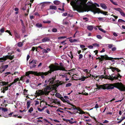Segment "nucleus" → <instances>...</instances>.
<instances>
[{
    "mask_svg": "<svg viewBox=\"0 0 125 125\" xmlns=\"http://www.w3.org/2000/svg\"><path fill=\"white\" fill-rule=\"evenodd\" d=\"M3 89L5 91H7L8 89V86H5L4 87Z\"/></svg>",
    "mask_w": 125,
    "mask_h": 125,
    "instance_id": "nucleus-54",
    "label": "nucleus"
},
{
    "mask_svg": "<svg viewBox=\"0 0 125 125\" xmlns=\"http://www.w3.org/2000/svg\"><path fill=\"white\" fill-rule=\"evenodd\" d=\"M11 74V73L10 72H8L5 73V77H6L7 76V75Z\"/></svg>",
    "mask_w": 125,
    "mask_h": 125,
    "instance_id": "nucleus-53",
    "label": "nucleus"
},
{
    "mask_svg": "<svg viewBox=\"0 0 125 125\" xmlns=\"http://www.w3.org/2000/svg\"><path fill=\"white\" fill-rule=\"evenodd\" d=\"M8 65H2V68L4 69H6L8 67Z\"/></svg>",
    "mask_w": 125,
    "mask_h": 125,
    "instance_id": "nucleus-35",
    "label": "nucleus"
},
{
    "mask_svg": "<svg viewBox=\"0 0 125 125\" xmlns=\"http://www.w3.org/2000/svg\"><path fill=\"white\" fill-rule=\"evenodd\" d=\"M17 81L19 82V78H17L14 80V81L12 83L14 84L16 83Z\"/></svg>",
    "mask_w": 125,
    "mask_h": 125,
    "instance_id": "nucleus-23",
    "label": "nucleus"
},
{
    "mask_svg": "<svg viewBox=\"0 0 125 125\" xmlns=\"http://www.w3.org/2000/svg\"><path fill=\"white\" fill-rule=\"evenodd\" d=\"M97 38L99 39H101L102 38V37L100 35H97L96 36Z\"/></svg>",
    "mask_w": 125,
    "mask_h": 125,
    "instance_id": "nucleus-52",
    "label": "nucleus"
},
{
    "mask_svg": "<svg viewBox=\"0 0 125 125\" xmlns=\"http://www.w3.org/2000/svg\"><path fill=\"white\" fill-rule=\"evenodd\" d=\"M56 78V76H55V77L53 76L52 78L49 79V80H48V82L50 81L49 84L51 83L52 85L55 83L54 80Z\"/></svg>",
    "mask_w": 125,
    "mask_h": 125,
    "instance_id": "nucleus-9",
    "label": "nucleus"
},
{
    "mask_svg": "<svg viewBox=\"0 0 125 125\" xmlns=\"http://www.w3.org/2000/svg\"><path fill=\"white\" fill-rule=\"evenodd\" d=\"M4 28H2L0 30V31L1 33H3L4 32Z\"/></svg>",
    "mask_w": 125,
    "mask_h": 125,
    "instance_id": "nucleus-57",
    "label": "nucleus"
},
{
    "mask_svg": "<svg viewBox=\"0 0 125 125\" xmlns=\"http://www.w3.org/2000/svg\"><path fill=\"white\" fill-rule=\"evenodd\" d=\"M25 26L22 27L21 30L22 31V32L23 33H24L25 32Z\"/></svg>",
    "mask_w": 125,
    "mask_h": 125,
    "instance_id": "nucleus-38",
    "label": "nucleus"
},
{
    "mask_svg": "<svg viewBox=\"0 0 125 125\" xmlns=\"http://www.w3.org/2000/svg\"><path fill=\"white\" fill-rule=\"evenodd\" d=\"M27 6V4H25L24 6H21V10H22L24 11L26 10V7Z\"/></svg>",
    "mask_w": 125,
    "mask_h": 125,
    "instance_id": "nucleus-18",
    "label": "nucleus"
},
{
    "mask_svg": "<svg viewBox=\"0 0 125 125\" xmlns=\"http://www.w3.org/2000/svg\"><path fill=\"white\" fill-rule=\"evenodd\" d=\"M20 21H21V24L22 26H25L23 23V21L22 19H20Z\"/></svg>",
    "mask_w": 125,
    "mask_h": 125,
    "instance_id": "nucleus-42",
    "label": "nucleus"
},
{
    "mask_svg": "<svg viewBox=\"0 0 125 125\" xmlns=\"http://www.w3.org/2000/svg\"><path fill=\"white\" fill-rule=\"evenodd\" d=\"M120 13L122 16L125 17V14L122 10L120 12Z\"/></svg>",
    "mask_w": 125,
    "mask_h": 125,
    "instance_id": "nucleus-33",
    "label": "nucleus"
},
{
    "mask_svg": "<svg viewBox=\"0 0 125 125\" xmlns=\"http://www.w3.org/2000/svg\"><path fill=\"white\" fill-rule=\"evenodd\" d=\"M55 96L58 98H60V94L59 93H56L55 94Z\"/></svg>",
    "mask_w": 125,
    "mask_h": 125,
    "instance_id": "nucleus-48",
    "label": "nucleus"
},
{
    "mask_svg": "<svg viewBox=\"0 0 125 125\" xmlns=\"http://www.w3.org/2000/svg\"><path fill=\"white\" fill-rule=\"evenodd\" d=\"M93 45L94 46H95L97 47H98L99 46V45L96 43H94L93 44Z\"/></svg>",
    "mask_w": 125,
    "mask_h": 125,
    "instance_id": "nucleus-59",
    "label": "nucleus"
},
{
    "mask_svg": "<svg viewBox=\"0 0 125 125\" xmlns=\"http://www.w3.org/2000/svg\"><path fill=\"white\" fill-rule=\"evenodd\" d=\"M72 52L71 51L70 52V55H71V56H69V55H68L69 57H70L71 59H73V56L72 54Z\"/></svg>",
    "mask_w": 125,
    "mask_h": 125,
    "instance_id": "nucleus-56",
    "label": "nucleus"
},
{
    "mask_svg": "<svg viewBox=\"0 0 125 125\" xmlns=\"http://www.w3.org/2000/svg\"><path fill=\"white\" fill-rule=\"evenodd\" d=\"M39 92H40V94L41 95H43L44 94H45V92H44V91H42V90H40Z\"/></svg>",
    "mask_w": 125,
    "mask_h": 125,
    "instance_id": "nucleus-32",
    "label": "nucleus"
},
{
    "mask_svg": "<svg viewBox=\"0 0 125 125\" xmlns=\"http://www.w3.org/2000/svg\"><path fill=\"white\" fill-rule=\"evenodd\" d=\"M60 1L58 0H55L53 1L54 3L56 5H58L60 4Z\"/></svg>",
    "mask_w": 125,
    "mask_h": 125,
    "instance_id": "nucleus-28",
    "label": "nucleus"
},
{
    "mask_svg": "<svg viewBox=\"0 0 125 125\" xmlns=\"http://www.w3.org/2000/svg\"><path fill=\"white\" fill-rule=\"evenodd\" d=\"M17 45L19 47H21L23 45V43L21 42H19L18 43Z\"/></svg>",
    "mask_w": 125,
    "mask_h": 125,
    "instance_id": "nucleus-26",
    "label": "nucleus"
},
{
    "mask_svg": "<svg viewBox=\"0 0 125 125\" xmlns=\"http://www.w3.org/2000/svg\"><path fill=\"white\" fill-rule=\"evenodd\" d=\"M85 112V113L88 114L89 115L90 117H91L92 118H94V121H95L97 122V120H96V118L95 117H94H94H93L90 116V115L89 114V113H88V112Z\"/></svg>",
    "mask_w": 125,
    "mask_h": 125,
    "instance_id": "nucleus-30",
    "label": "nucleus"
},
{
    "mask_svg": "<svg viewBox=\"0 0 125 125\" xmlns=\"http://www.w3.org/2000/svg\"><path fill=\"white\" fill-rule=\"evenodd\" d=\"M2 110L3 111H4V112H6L8 111V109L7 108H2Z\"/></svg>",
    "mask_w": 125,
    "mask_h": 125,
    "instance_id": "nucleus-51",
    "label": "nucleus"
},
{
    "mask_svg": "<svg viewBox=\"0 0 125 125\" xmlns=\"http://www.w3.org/2000/svg\"><path fill=\"white\" fill-rule=\"evenodd\" d=\"M107 45H108V47L109 49H110L112 48L111 50H110L109 51V53H113L116 50V47H113V45L112 44H108Z\"/></svg>",
    "mask_w": 125,
    "mask_h": 125,
    "instance_id": "nucleus-8",
    "label": "nucleus"
},
{
    "mask_svg": "<svg viewBox=\"0 0 125 125\" xmlns=\"http://www.w3.org/2000/svg\"><path fill=\"white\" fill-rule=\"evenodd\" d=\"M96 89L112 90L115 88L121 91H125V86L121 83L117 82L114 83H106L102 85H98L96 84Z\"/></svg>",
    "mask_w": 125,
    "mask_h": 125,
    "instance_id": "nucleus-2",
    "label": "nucleus"
},
{
    "mask_svg": "<svg viewBox=\"0 0 125 125\" xmlns=\"http://www.w3.org/2000/svg\"><path fill=\"white\" fill-rule=\"evenodd\" d=\"M52 31L53 32H57V30L56 28H54L52 30Z\"/></svg>",
    "mask_w": 125,
    "mask_h": 125,
    "instance_id": "nucleus-43",
    "label": "nucleus"
},
{
    "mask_svg": "<svg viewBox=\"0 0 125 125\" xmlns=\"http://www.w3.org/2000/svg\"><path fill=\"white\" fill-rule=\"evenodd\" d=\"M120 109L121 110V111L120 110L119 112V113L120 115H121L122 114V111H123H123L125 112L124 114L125 115V108L124 109V107L121 106L120 108Z\"/></svg>",
    "mask_w": 125,
    "mask_h": 125,
    "instance_id": "nucleus-12",
    "label": "nucleus"
},
{
    "mask_svg": "<svg viewBox=\"0 0 125 125\" xmlns=\"http://www.w3.org/2000/svg\"><path fill=\"white\" fill-rule=\"evenodd\" d=\"M124 62V61L123 60H122L120 59L119 60L118 62V63L119 64H123V63Z\"/></svg>",
    "mask_w": 125,
    "mask_h": 125,
    "instance_id": "nucleus-37",
    "label": "nucleus"
},
{
    "mask_svg": "<svg viewBox=\"0 0 125 125\" xmlns=\"http://www.w3.org/2000/svg\"><path fill=\"white\" fill-rule=\"evenodd\" d=\"M36 26L40 28L42 27V24L41 23H37L36 24Z\"/></svg>",
    "mask_w": 125,
    "mask_h": 125,
    "instance_id": "nucleus-25",
    "label": "nucleus"
},
{
    "mask_svg": "<svg viewBox=\"0 0 125 125\" xmlns=\"http://www.w3.org/2000/svg\"><path fill=\"white\" fill-rule=\"evenodd\" d=\"M112 75H111L110 76V80L111 81L118 80V78H121L122 77V76L120 75V74L118 73H117V74L115 75V76H113Z\"/></svg>",
    "mask_w": 125,
    "mask_h": 125,
    "instance_id": "nucleus-7",
    "label": "nucleus"
},
{
    "mask_svg": "<svg viewBox=\"0 0 125 125\" xmlns=\"http://www.w3.org/2000/svg\"><path fill=\"white\" fill-rule=\"evenodd\" d=\"M88 0H73L70 3L74 10L79 12L92 11V6H95L91 1L86 3Z\"/></svg>",
    "mask_w": 125,
    "mask_h": 125,
    "instance_id": "nucleus-1",
    "label": "nucleus"
},
{
    "mask_svg": "<svg viewBox=\"0 0 125 125\" xmlns=\"http://www.w3.org/2000/svg\"><path fill=\"white\" fill-rule=\"evenodd\" d=\"M92 6V12H93L94 14L97 13H100L105 15H107V14L108 13L107 12L101 10L100 9L98 8H97L95 6Z\"/></svg>",
    "mask_w": 125,
    "mask_h": 125,
    "instance_id": "nucleus-6",
    "label": "nucleus"
},
{
    "mask_svg": "<svg viewBox=\"0 0 125 125\" xmlns=\"http://www.w3.org/2000/svg\"><path fill=\"white\" fill-rule=\"evenodd\" d=\"M110 76H108L107 75H106L105 76H104V78L105 79H108L110 80Z\"/></svg>",
    "mask_w": 125,
    "mask_h": 125,
    "instance_id": "nucleus-27",
    "label": "nucleus"
},
{
    "mask_svg": "<svg viewBox=\"0 0 125 125\" xmlns=\"http://www.w3.org/2000/svg\"><path fill=\"white\" fill-rule=\"evenodd\" d=\"M30 102L29 101L27 102V109H28L30 107Z\"/></svg>",
    "mask_w": 125,
    "mask_h": 125,
    "instance_id": "nucleus-31",
    "label": "nucleus"
},
{
    "mask_svg": "<svg viewBox=\"0 0 125 125\" xmlns=\"http://www.w3.org/2000/svg\"><path fill=\"white\" fill-rule=\"evenodd\" d=\"M47 90H46V88L44 89V92H45V95H48L50 92L49 91H48Z\"/></svg>",
    "mask_w": 125,
    "mask_h": 125,
    "instance_id": "nucleus-22",
    "label": "nucleus"
},
{
    "mask_svg": "<svg viewBox=\"0 0 125 125\" xmlns=\"http://www.w3.org/2000/svg\"><path fill=\"white\" fill-rule=\"evenodd\" d=\"M61 99L63 102H67L63 97H61Z\"/></svg>",
    "mask_w": 125,
    "mask_h": 125,
    "instance_id": "nucleus-50",
    "label": "nucleus"
},
{
    "mask_svg": "<svg viewBox=\"0 0 125 125\" xmlns=\"http://www.w3.org/2000/svg\"><path fill=\"white\" fill-rule=\"evenodd\" d=\"M26 2L27 3L26 4H27V5H29L30 6V8H31V3H30L29 1H28L27 2L26 1Z\"/></svg>",
    "mask_w": 125,
    "mask_h": 125,
    "instance_id": "nucleus-58",
    "label": "nucleus"
},
{
    "mask_svg": "<svg viewBox=\"0 0 125 125\" xmlns=\"http://www.w3.org/2000/svg\"><path fill=\"white\" fill-rule=\"evenodd\" d=\"M7 60V58H6V56H3V57L0 58V62H3L4 61Z\"/></svg>",
    "mask_w": 125,
    "mask_h": 125,
    "instance_id": "nucleus-17",
    "label": "nucleus"
},
{
    "mask_svg": "<svg viewBox=\"0 0 125 125\" xmlns=\"http://www.w3.org/2000/svg\"><path fill=\"white\" fill-rule=\"evenodd\" d=\"M79 80H81V81H84L85 80V79L84 78V76H83L82 78H79Z\"/></svg>",
    "mask_w": 125,
    "mask_h": 125,
    "instance_id": "nucleus-45",
    "label": "nucleus"
},
{
    "mask_svg": "<svg viewBox=\"0 0 125 125\" xmlns=\"http://www.w3.org/2000/svg\"><path fill=\"white\" fill-rule=\"evenodd\" d=\"M43 53H47L48 52V51L45 49H44L43 50Z\"/></svg>",
    "mask_w": 125,
    "mask_h": 125,
    "instance_id": "nucleus-60",
    "label": "nucleus"
},
{
    "mask_svg": "<svg viewBox=\"0 0 125 125\" xmlns=\"http://www.w3.org/2000/svg\"><path fill=\"white\" fill-rule=\"evenodd\" d=\"M60 66H56L53 64H51L48 67L50 70L48 71L45 72L46 75H51L52 72L55 71L60 70L62 71H66L62 63H60Z\"/></svg>",
    "mask_w": 125,
    "mask_h": 125,
    "instance_id": "nucleus-3",
    "label": "nucleus"
},
{
    "mask_svg": "<svg viewBox=\"0 0 125 125\" xmlns=\"http://www.w3.org/2000/svg\"><path fill=\"white\" fill-rule=\"evenodd\" d=\"M30 74H33L37 76H40L42 78L44 77V75L46 76L45 72H42L38 73L36 72L29 71L26 73L25 75L24 76H27L28 77L30 78V76H29Z\"/></svg>",
    "mask_w": 125,
    "mask_h": 125,
    "instance_id": "nucleus-5",
    "label": "nucleus"
},
{
    "mask_svg": "<svg viewBox=\"0 0 125 125\" xmlns=\"http://www.w3.org/2000/svg\"><path fill=\"white\" fill-rule=\"evenodd\" d=\"M123 59V58H113V57H109L108 55L106 54H105L104 55H101L100 57H99L96 58V59H98L99 61V62H103L104 61L109 60L111 61L112 62H115L114 60H119Z\"/></svg>",
    "mask_w": 125,
    "mask_h": 125,
    "instance_id": "nucleus-4",
    "label": "nucleus"
},
{
    "mask_svg": "<svg viewBox=\"0 0 125 125\" xmlns=\"http://www.w3.org/2000/svg\"><path fill=\"white\" fill-rule=\"evenodd\" d=\"M14 35L16 37L17 39H19L20 36L19 34L18 33V32L15 31H14Z\"/></svg>",
    "mask_w": 125,
    "mask_h": 125,
    "instance_id": "nucleus-13",
    "label": "nucleus"
},
{
    "mask_svg": "<svg viewBox=\"0 0 125 125\" xmlns=\"http://www.w3.org/2000/svg\"><path fill=\"white\" fill-rule=\"evenodd\" d=\"M87 29L90 31H92L93 29V27L92 26H89L87 27Z\"/></svg>",
    "mask_w": 125,
    "mask_h": 125,
    "instance_id": "nucleus-24",
    "label": "nucleus"
},
{
    "mask_svg": "<svg viewBox=\"0 0 125 125\" xmlns=\"http://www.w3.org/2000/svg\"><path fill=\"white\" fill-rule=\"evenodd\" d=\"M6 58H7V59H9L11 60H12L13 59V57H12V56L10 55H6Z\"/></svg>",
    "mask_w": 125,
    "mask_h": 125,
    "instance_id": "nucleus-21",
    "label": "nucleus"
},
{
    "mask_svg": "<svg viewBox=\"0 0 125 125\" xmlns=\"http://www.w3.org/2000/svg\"><path fill=\"white\" fill-rule=\"evenodd\" d=\"M72 85V84L71 83H69L67 84L65 86L66 87H69L71 86Z\"/></svg>",
    "mask_w": 125,
    "mask_h": 125,
    "instance_id": "nucleus-46",
    "label": "nucleus"
},
{
    "mask_svg": "<svg viewBox=\"0 0 125 125\" xmlns=\"http://www.w3.org/2000/svg\"><path fill=\"white\" fill-rule=\"evenodd\" d=\"M110 69H111L112 70V71L113 72H114L115 70L117 72H119L121 71L118 69V68L115 67H113L112 66H110Z\"/></svg>",
    "mask_w": 125,
    "mask_h": 125,
    "instance_id": "nucleus-10",
    "label": "nucleus"
},
{
    "mask_svg": "<svg viewBox=\"0 0 125 125\" xmlns=\"http://www.w3.org/2000/svg\"><path fill=\"white\" fill-rule=\"evenodd\" d=\"M36 65L34 64L32 65V64H30V66L31 68H35L36 67Z\"/></svg>",
    "mask_w": 125,
    "mask_h": 125,
    "instance_id": "nucleus-36",
    "label": "nucleus"
},
{
    "mask_svg": "<svg viewBox=\"0 0 125 125\" xmlns=\"http://www.w3.org/2000/svg\"><path fill=\"white\" fill-rule=\"evenodd\" d=\"M24 95H27V93L28 90H27L26 89H25L24 90Z\"/></svg>",
    "mask_w": 125,
    "mask_h": 125,
    "instance_id": "nucleus-49",
    "label": "nucleus"
},
{
    "mask_svg": "<svg viewBox=\"0 0 125 125\" xmlns=\"http://www.w3.org/2000/svg\"><path fill=\"white\" fill-rule=\"evenodd\" d=\"M114 9L116 11H119L120 12L122 11V10L119 8H114Z\"/></svg>",
    "mask_w": 125,
    "mask_h": 125,
    "instance_id": "nucleus-29",
    "label": "nucleus"
},
{
    "mask_svg": "<svg viewBox=\"0 0 125 125\" xmlns=\"http://www.w3.org/2000/svg\"><path fill=\"white\" fill-rule=\"evenodd\" d=\"M50 40V38L47 37H45L42 40V42H48Z\"/></svg>",
    "mask_w": 125,
    "mask_h": 125,
    "instance_id": "nucleus-15",
    "label": "nucleus"
},
{
    "mask_svg": "<svg viewBox=\"0 0 125 125\" xmlns=\"http://www.w3.org/2000/svg\"><path fill=\"white\" fill-rule=\"evenodd\" d=\"M63 120L66 122L67 123L68 122H69L70 124H72L73 123H76L77 122V121H75L74 122H73L71 120L69 119H67L65 118H63Z\"/></svg>",
    "mask_w": 125,
    "mask_h": 125,
    "instance_id": "nucleus-11",
    "label": "nucleus"
},
{
    "mask_svg": "<svg viewBox=\"0 0 125 125\" xmlns=\"http://www.w3.org/2000/svg\"><path fill=\"white\" fill-rule=\"evenodd\" d=\"M45 88L46 90H50L51 89V88L50 85L47 86Z\"/></svg>",
    "mask_w": 125,
    "mask_h": 125,
    "instance_id": "nucleus-39",
    "label": "nucleus"
},
{
    "mask_svg": "<svg viewBox=\"0 0 125 125\" xmlns=\"http://www.w3.org/2000/svg\"><path fill=\"white\" fill-rule=\"evenodd\" d=\"M33 110V108L32 107H31L30 109L28 111L29 112L31 113V112Z\"/></svg>",
    "mask_w": 125,
    "mask_h": 125,
    "instance_id": "nucleus-47",
    "label": "nucleus"
},
{
    "mask_svg": "<svg viewBox=\"0 0 125 125\" xmlns=\"http://www.w3.org/2000/svg\"><path fill=\"white\" fill-rule=\"evenodd\" d=\"M118 21L119 22L123 23V22H125V21L122 19H119Z\"/></svg>",
    "mask_w": 125,
    "mask_h": 125,
    "instance_id": "nucleus-44",
    "label": "nucleus"
},
{
    "mask_svg": "<svg viewBox=\"0 0 125 125\" xmlns=\"http://www.w3.org/2000/svg\"><path fill=\"white\" fill-rule=\"evenodd\" d=\"M110 1L114 5H117V4L115 2H114L113 0H110Z\"/></svg>",
    "mask_w": 125,
    "mask_h": 125,
    "instance_id": "nucleus-40",
    "label": "nucleus"
},
{
    "mask_svg": "<svg viewBox=\"0 0 125 125\" xmlns=\"http://www.w3.org/2000/svg\"><path fill=\"white\" fill-rule=\"evenodd\" d=\"M5 32L8 33L10 35H11V36H12V35L11 34V33L8 30H7L5 31Z\"/></svg>",
    "mask_w": 125,
    "mask_h": 125,
    "instance_id": "nucleus-62",
    "label": "nucleus"
},
{
    "mask_svg": "<svg viewBox=\"0 0 125 125\" xmlns=\"http://www.w3.org/2000/svg\"><path fill=\"white\" fill-rule=\"evenodd\" d=\"M66 38V37L64 36H61L60 37H58V39L59 40H60L62 39H64Z\"/></svg>",
    "mask_w": 125,
    "mask_h": 125,
    "instance_id": "nucleus-41",
    "label": "nucleus"
},
{
    "mask_svg": "<svg viewBox=\"0 0 125 125\" xmlns=\"http://www.w3.org/2000/svg\"><path fill=\"white\" fill-rule=\"evenodd\" d=\"M100 5L101 7L103 9H105L107 8V7L104 4L101 3Z\"/></svg>",
    "mask_w": 125,
    "mask_h": 125,
    "instance_id": "nucleus-20",
    "label": "nucleus"
},
{
    "mask_svg": "<svg viewBox=\"0 0 125 125\" xmlns=\"http://www.w3.org/2000/svg\"><path fill=\"white\" fill-rule=\"evenodd\" d=\"M43 22L44 23H47L49 24L51 23V21H43Z\"/></svg>",
    "mask_w": 125,
    "mask_h": 125,
    "instance_id": "nucleus-55",
    "label": "nucleus"
},
{
    "mask_svg": "<svg viewBox=\"0 0 125 125\" xmlns=\"http://www.w3.org/2000/svg\"><path fill=\"white\" fill-rule=\"evenodd\" d=\"M50 9L54 10H56L57 9V8L56 6L53 5H51L50 6Z\"/></svg>",
    "mask_w": 125,
    "mask_h": 125,
    "instance_id": "nucleus-19",
    "label": "nucleus"
},
{
    "mask_svg": "<svg viewBox=\"0 0 125 125\" xmlns=\"http://www.w3.org/2000/svg\"><path fill=\"white\" fill-rule=\"evenodd\" d=\"M9 82H3L2 80H0V83L1 84V85L2 86L6 85H8Z\"/></svg>",
    "mask_w": 125,
    "mask_h": 125,
    "instance_id": "nucleus-14",
    "label": "nucleus"
},
{
    "mask_svg": "<svg viewBox=\"0 0 125 125\" xmlns=\"http://www.w3.org/2000/svg\"><path fill=\"white\" fill-rule=\"evenodd\" d=\"M79 59H82L83 57V55L82 54H79Z\"/></svg>",
    "mask_w": 125,
    "mask_h": 125,
    "instance_id": "nucleus-63",
    "label": "nucleus"
},
{
    "mask_svg": "<svg viewBox=\"0 0 125 125\" xmlns=\"http://www.w3.org/2000/svg\"><path fill=\"white\" fill-rule=\"evenodd\" d=\"M60 109L63 110V109L62 108H59L58 109H57L56 110V111L57 112L59 111V112H60L61 113H63L64 112L63 111H61L60 110Z\"/></svg>",
    "mask_w": 125,
    "mask_h": 125,
    "instance_id": "nucleus-34",
    "label": "nucleus"
},
{
    "mask_svg": "<svg viewBox=\"0 0 125 125\" xmlns=\"http://www.w3.org/2000/svg\"><path fill=\"white\" fill-rule=\"evenodd\" d=\"M106 112L107 114V115L108 114L112 115V112L108 111H106Z\"/></svg>",
    "mask_w": 125,
    "mask_h": 125,
    "instance_id": "nucleus-64",
    "label": "nucleus"
},
{
    "mask_svg": "<svg viewBox=\"0 0 125 125\" xmlns=\"http://www.w3.org/2000/svg\"><path fill=\"white\" fill-rule=\"evenodd\" d=\"M37 61L36 60L33 59L31 61H29V62L30 64H32V63H33L36 64L37 63Z\"/></svg>",
    "mask_w": 125,
    "mask_h": 125,
    "instance_id": "nucleus-16",
    "label": "nucleus"
},
{
    "mask_svg": "<svg viewBox=\"0 0 125 125\" xmlns=\"http://www.w3.org/2000/svg\"><path fill=\"white\" fill-rule=\"evenodd\" d=\"M36 94L37 96H39L40 95H41L40 92L39 91L38 92H36Z\"/></svg>",
    "mask_w": 125,
    "mask_h": 125,
    "instance_id": "nucleus-61",
    "label": "nucleus"
}]
</instances>
